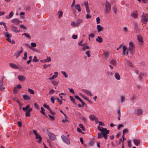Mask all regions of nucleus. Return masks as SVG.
<instances>
[{
  "instance_id": "52",
  "label": "nucleus",
  "mask_w": 148,
  "mask_h": 148,
  "mask_svg": "<svg viewBox=\"0 0 148 148\" xmlns=\"http://www.w3.org/2000/svg\"><path fill=\"white\" fill-rule=\"evenodd\" d=\"M70 100L71 101H72L73 103H75V99L73 98V97L72 96H70Z\"/></svg>"
},
{
  "instance_id": "22",
  "label": "nucleus",
  "mask_w": 148,
  "mask_h": 148,
  "mask_svg": "<svg viewBox=\"0 0 148 148\" xmlns=\"http://www.w3.org/2000/svg\"><path fill=\"white\" fill-rule=\"evenodd\" d=\"M96 40L98 42L101 43L103 41V39L100 36H98L96 39Z\"/></svg>"
},
{
  "instance_id": "28",
  "label": "nucleus",
  "mask_w": 148,
  "mask_h": 148,
  "mask_svg": "<svg viewBox=\"0 0 148 148\" xmlns=\"http://www.w3.org/2000/svg\"><path fill=\"white\" fill-rule=\"evenodd\" d=\"M115 78L117 80H119L120 79V76L118 73H116L114 75Z\"/></svg>"
},
{
  "instance_id": "56",
  "label": "nucleus",
  "mask_w": 148,
  "mask_h": 148,
  "mask_svg": "<svg viewBox=\"0 0 148 148\" xmlns=\"http://www.w3.org/2000/svg\"><path fill=\"white\" fill-rule=\"evenodd\" d=\"M129 132L128 130L127 129H125L123 131V134H124L125 133H128Z\"/></svg>"
},
{
  "instance_id": "18",
  "label": "nucleus",
  "mask_w": 148,
  "mask_h": 148,
  "mask_svg": "<svg viewBox=\"0 0 148 148\" xmlns=\"http://www.w3.org/2000/svg\"><path fill=\"white\" fill-rule=\"evenodd\" d=\"M97 29L98 32H99L101 31H103V27H101L100 25H97Z\"/></svg>"
},
{
  "instance_id": "14",
  "label": "nucleus",
  "mask_w": 148,
  "mask_h": 148,
  "mask_svg": "<svg viewBox=\"0 0 148 148\" xmlns=\"http://www.w3.org/2000/svg\"><path fill=\"white\" fill-rule=\"evenodd\" d=\"M82 90L84 92H85L87 95L90 96H92V93L90 91L88 90H86L84 89H82Z\"/></svg>"
},
{
  "instance_id": "16",
  "label": "nucleus",
  "mask_w": 148,
  "mask_h": 148,
  "mask_svg": "<svg viewBox=\"0 0 148 148\" xmlns=\"http://www.w3.org/2000/svg\"><path fill=\"white\" fill-rule=\"evenodd\" d=\"M23 50L21 49L19 51H17L14 54V56H16V58H18L23 52Z\"/></svg>"
},
{
  "instance_id": "62",
  "label": "nucleus",
  "mask_w": 148,
  "mask_h": 148,
  "mask_svg": "<svg viewBox=\"0 0 148 148\" xmlns=\"http://www.w3.org/2000/svg\"><path fill=\"white\" fill-rule=\"evenodd\" d=\"M48 116H49V117L50 118L51 120L52 121H53L54 120L55 118L53 116H51L50 115H49Z\"/></svg>"
},
{
  "instance_id": "4",
  "label": "nucleus",
  "mask_w": 148,
  "mask_h": 148,
  "mask_svg": "<svg viewBox=\"0 0 148 148\" xmlns=\"http://www.w3.org/2000/svg\"><path fill=\"white\" fill-rule=\"evenodd\" d=\"M109 130H107L106 128H103L101 131V133L103 135V136L104 137L105 139H107V135L109 134Z\"/></svg>"
},
{
  "instance_id": "2",
  "label": "nucleus",
  "mask_w": 148,
  "mask_h": 148,
  "mask_svg": "<svg viewBox=\"0 0 148 148\" xmlns=\"http://www.w3.org/2000/svg\"><path fill=\"white\" fill-rule=\"evenodd\" d=\"M30 108L29 105H27L25 107L22 108L23 110L25 112V115L26 116H29L30 115L29 113L30 112L29 110L28 109Z\"/></svg>"
},
{
  "instance_id": "49",
  "label": "nucleus",
  "mask_w": 148,
  "mask_h": 148,
  "mask_svg": "<svg viewBox=\"0 0 148 148\" xmlns=\"http://www.w3.org/2000/svg\"><path fill=\"white\" fill-rule=\"evenodd\" d=\"M1 24H2V25H3L4 26L5 28V29L7 31V27L5 23H4L3 22H1L0 23V25H1Z\"/></svg>"
},
{
  "instance_id": "26",
  "label": "nucleus",
  "mask_w": 148,
  "mask_h": 148,
  "mask_svg": "<svg viewBox=\"0 0 148 148\" xmlns=\"http://www.w3.org/2000/svg\"><path fill=\"white\" fill-rule=\"evenodd\" d=\"M14 13L12 12H11L9 14V15L6 16V18L7 19H10L13 16Z\"/></svg>"
},
{
  "instance_id": "39",
  "label": "nucleus",
  "mask_w": 148,
  "mask_h": 148,
  "mask_svg": "<svg viewBox=\"0 0 148 148\" xmlns=\"http://www.w3.org/2000/svg\"><path fill=\"white\" fill-rule=\"evenodd\" d=\"M125 99V97L122 95L121 96V103H123Z\"/></svg>"
},
{
  "instance_id": "40",
  "label": "nucleus",
  "mask_w": 148,
  "mask_h": 148,
  "mask_svg": "<svg viewBox=\"0 0 148 148\" xmlns=\"http://www.w3.org/2000/svg\"><path fill=\"white\" fill-rule=\"evenodd\" d=\"M90 50H88L86 52V54L87 55V57H90Z\"/></svg>"
},
{
  "instance_id": "32",
  "label": "nucleus",
  "mask_w": 148,
  "mask_h": 148,
  "mask_svg": "<svg viewBox=\"0 0 148 148\" xmlns=\"http://www.w3.org/2000/svg\"><path fill=\"white\" fill-rule=\"evenodd\" d=\"M112 9L114 11V12L115 14H116L117 13V9L116 7V6L115 5H114L112 8Z\"/></svg>"
},
{
  "instance_id": "45",
  "label": "nucleus",
  "mask_w": 148,
  "mask_h": 148,
  "mask_svg": "<svg viewBox=\"0 0 148 148\" xmlns=\"http://www.w3.org/2000/svg\"><path fill=\"white\" fill-rule=\"evenodd\" d=\"M27 57V53L26 52L24 53V57H23V59L24 60H26Z\"/></svg>"
},
{
  "instance_id": "42",
  "label": "nucleus",
  "mask_w": 148,
  "mask_h": 148,
  "mask_svg": "<svg viewBox=\"0 0 148 148\" xmlns=\"http://www.w3.org/2000/svg\"><path fill=\"white\" fill-rule=\"evenodd\" d=\"M33 62H37L39 61V60L38 59H37V58L36 56H35L34 57V59L33 60Z\"/></svg>"
},
{
  "instance_id": "25",
  "label": "nucleus",
  "mask_w": 148,
  "mask_h": 148,
  "mask_svg": "<svg viewBox=\"0 0 148 148\" xmlns=\"http://www.w3.org/2000/svg\"><path fill=\"white\" fill-rule=\"evenodd\" d=\"M138 40L140 42L142 43L143 42V38L140 35H138L137 36Z\"/></svg>"
},
{
  "instance_id": "17",
  "label": "nucleus",
  "mask_w": 148,
  "mask_h": 148,
  "mask_svg": "<svg viewBox=\"0 0 148 148\" xmlns=\"http://www.w3.org/2000/svg\"><path fill=\"white\" fill-rule=\"evenodd\" d=\"M10 66L12 68L14 69H18V67L15 64L13 63L9 64Z\"/></svg>"
},
{
  "instance_id": "31",
  "label": "nucleus",
  "mask_w": 148,
  "mask_h": 148,
  "mask_svg": "<svg viewBox=\"0 0 148 148\" xmlns=\"http://www.w3.org/2000/svg\"><path fill=\"white\" fill-rule=\"evenodd\" d=\"M127 64L128 66H130L131 67H133V65L131 62L128 61V60H127Z\"/></svg>"
},
{
  "instance_id": "5",
  "label": "nucleus",
  "mask_w": 148,
  "mask_h": 148,
  "mask_svg": "<svg viewBox=\"0 0 148 148\" xmlns=\"http://www.w3.org/2000/svg\"><path fill=\"white\" fill-rule=\"evenodd\" d=\"M105 8L107 12L108 13H109L111 11V6L109 2L107 1L106 2Z\"/></svg>"
},
{
  "instance_id": "23",
  "label": "nucleus",
  "mask_w": 148,
  "mask_h": 148,
  "mask_svg": "<svg viewBox=\"0 0 148 148\" xmlns=\"http://www.w3.org/2000/svg\"><path fill=\"white\" fill-rule=\"evenodd\" d=\"M80 95L85 99L87 100L89 102L92 103V102L91 101V100L88 99V98L86 96L83 95L82 94H80Z\"/></svg>"
},
{
  "instance_id": "12",
  "label": "nucleus",
  "mask_w": 148,
  "mask_h": 148,
  "mask_svg": "<svg viewBox=\"0 0 148 148\" xmlns=\"http://www.w3.org/2000/svg\"><path fill=\"white\" fill-rule=\"evenodd\" d=\"M12 22L16 25H18L20 22H21V21H20L18 19L16 18L13 19L12 20Z\"/></svg>"
},
{
  "instance_id": "1",
  "label": "nucleus",
  "mask_w": 148,
  "mask_h": 148,
  "mask_svg": "<svg viewBox=\"0 0 148 148\" xmlns=\"http://www.w3.org/2000/svg\"><path fill=\"white\" fill-rule=\"evenodd\" d=\"M135 47L134 43L132 41L130 42L129 43V47L128 50L129 51L131 54L132 55L134 53L135 50Z\"/></svg>"
},
{
  "instance_id": "38",
  "label": "nucleus",
  "mask_w": 148,
  "mask_h": 148,
  "mask_svg": "<svg viewBox=\"0 0 148 148\" xmlns=\"http://www.w3.org/2000/svg\"><path fill=\"white\" fill-rule=\"evenodd\" d=\"M83 21V20L79 18L78 19L77 23L78 26Z\"/></svg>"
},
{
  "instance_id": "6",
  "label": "nucleus",
  "mask_w": 148,
  "mask_h": 148,
  "mask_svg": "<svg viewBox=\"0 0 148 148\" xmlns=\"http://www.w3.org/2000/svg\"><path fill=\"white\" fill-rule=\"evenodd\" d=\"M33 133L36 135V139L39 138V139L38 140V142L39 143H40L42 140V137L39 134H38L36 130H33Z\"/></svg>"
},
{
  "instance_id": "47",
  "label": "nucleus",
  "mask_w": 148,
  "mask_h": 148,
  "mask_svg": "<svg viewBox=\"0 0 148 148\" xmlns=\"http://www.w3.org/2000/svg\"><path fill=\"white\" fill-rule=\"evenodd\" d=\"M132 16L135 18H136L137 16L136 14L134 13H133L132 14Z\"/></svg>"
},
{
  "instance_id": "48",
  "label": "nucleus",
  "mask_w": 148,
  "mask_h": 148,
  "mask_svg": "<svg viewBox=\"0 0 148 148\" xmlns=\"http://www.w3.org/2000/svg\"><path fill=\"white\" fill-rule=\"evenodd\" d=\"M138 75L139 79L140 80H141L142 79V77L144 76V74L143 73H141Z\"/></svg>"
},
{
  "instance_id": "44",
  "label": "nucleus",
  "mask_w": 148,
  "mask_h": 148,
  "mask_svg": "<svg viewBox=\"0 0 148 148\" xmlns=\"http://www.w3.org/2000/svg\"><path fill=\"white\" fill-rule=\"evenodd\" d=\"M79 127H80L83 130H85V128L83 126V124H80L79 125Z\"/></svg>"
},
{
  "instance_id": "36",
  "label": "nucleus",
  "mask_w": 148,
  "mask_h": 148,
  "mask_svg": "<svg viewBox=\"0 0 148 148\" xmlns=\"http://www.w3.org/2000/svg\"><path fill=\"white\" fill-rule=\"evenodd\" d=\"M90 48V47L88 46H85L84 47H83L82 48V50L84 51H85L86 49H89Z\"/></svg>"
},
{
  "instance_id": "3",
  "label": "nucleus",
  "mask_w": 148,
  "mask_h": 148,
  "mask_svg": "<svg viewBox=\"0 0 148 148\" xmlns=\"http://www.w3.org/2000/svg\"><path fill=\"white\" fill-rule=\"evenodd\" d=\"M61 138L63 141L67 145H69L70 143V139L64 135H62Z\"/></svg>"
},
{
  "instance_id": "29",
  "label": "nucleus",
  "mask_w": 148,
  "mask_h": 148,
  "mask_svg": "<svg viewBox=\"0 0 148 148\" xmlns=\"http://www.w3.org/2000/svg\"><path fill=\"white\" fill-rule=\"evenodd\" d=\"M96 118V117L94 115H91L89 116V118L90 119L92 120H94L95 119V118Z\"/></svg>"
},
{
  "instance_id": "35",
  "label": "nucleus",
  "mask_w": 148,
  "mask_h": 148,
  "mask_svg": "<svg viewBox=\"0 0 148 148\" xmlns=\"http://www.w3.org/2000/svg\"><path fill=\"white\" fill-rule=\"evenodd\" d=\"M52 83L55 86L58 84V82L56 80H53L52 81Z\"/></svg>"
},
{
  "instance_id": "61",
  "label": "nucleus",
  "mask_w": 148,
  "mask_h": 148,
  "mask_svg": "<svg viewBox=\"0 0 148 148\" xmlns=\"http://www.w3.org/2000/svg\"><path fill=\"white\" fill-rule=\"evenodd\" d=\"M103 128H103L102 127H100L99 126H98V130L100 131H101Z\"/></svg>"
},
{
  "instance_id": "13",
  "label": "nucleus",
  "mask_w": 148,
  "mask_h": 148,
  "mask_svg": "<svg viewBox=\"0 0 148 148\" xmlns=\"http://www.w3.org/2000/svg\"><path fill=\"white\" fill-rule=\"evenodd\" d=\"M5 87L3 86V81L2 80H0V90L3 92L4 91Z\"/></svg>"
},
{
  "instance_id": "59",
  "label": "nucleus",
  "mask_w": 148,
  "mask_h": 148,
  "mask_svg": "<svg viewBox=\"0 0 148 148\" xmlns=\"http://www.w3.org/2000/svg\"><path fill=\"white\" fill-rule=\"evenodd\" d=\"M43 106L44 107L47 108L48 110L50 109V108L48 105H47L46 104H45L43 105Z\"/></svg>"
},
{
  "instance_id": "53",
  "label": "nucleus",
  "mask_w": 148,
  "mask_h": 148,
  "mask_svg": "<svg viewBox=\"0 0 148 148\" xmlns=\"http://www.w3.org/2000/svg\"><path fill=\"white\" fill-rule=\"evenodd\" d=\"M31 47H36V43L34 42H32L31 43Z\"/></svg>"
},
{
  "instance_id": "60",
  "label": "nucleus",
  "mask_w": 148,
  "mask_h": 148,
  "mask_svg": "<svg viewBox=\"0 0 148 148\" xmlns=\"http://www.w3.org/2000/svg\"><path fill=\"white\" fill-rule=\"evenodd\" d=\"M96 20L97 24H98L99 23H100V19L99 18V17H97L96 18Z\"/></svg>"
},
{
  "instance_id": "10",
  "label": "nucleus",
  "mask_w": 148,
  "mask_h": 148,
  "mask_svg": "<svg viewBox=\"0 0 148 148\" xmlns=\"http://www.w3.org/2000/svg\"><path fill=\"white\" fill-rule=\"evenodd\" d=\"M11 30L13 32L16 33H18L20 31L18 29L17 27L13 25L11 26Z\"/></svg>"
},
{
  "instance_id": "30",
  "label": "nucleus",
  "mask_w": 148,
  "mask_h": 148,
  "mask_svg": "<svg viewBox=\"0 0 148 148\" xmlns=\"http://www.w3.org/2000/svg\"><path fill=\"white\" fill-rule=\"evenodd\" d=\"M71 25L73 27H77L78 26L77 23V22H75L74 21L71 22Z\"/></svg>"
},
{
  "instance_id": "41",
  "label": "nucleus",
  "mask_w": 148,
  "mask_h": 148,
  "mask_svg": "<svg viewBox=\"0 0 148 148\" xmlns=\"http://www.w3.org/2000/svg\"><path fill=\"white\" fill-rule=\"evenodd\" d=\"M28 90L32 94H34V90L31 89H28Z\"/></svg>"
},
{
  "instance_id": "46",
  "label": "nucleus",
  "mask_w": 148,
  "mask_h": 148,
  "mask_svg": "<svg viewBox=\"0 0 148 148\" xmlns=\"http://www.w3.org/2000/svg\"><path fill=\"white\" fill-rule=\"evenodd\" d=\"M61 73L63 75L65 78H67L68 77V76L67 75L66 72L64 71H62Z\"/></svg>"
},
{
  "instance_id": "21",
  "label": "nucleus",
  "mask_w": 148,
  "mask_h": 148,
  "mask_svg": "<svg viewBox=\"0 0 148 148\" xmlns=\"http://www.w3.org/2000/svg\"><path fill=\"white\" fill-rule=\"evenodd\" d=\"M134 144L136 146H138L140 143V141L138 140L134 139Z\"/></svg>"
},
{
  "instance_id": "24",
  "label": "nucleus",
  "mask_w": 148,
  "mask_h": 148,
  "mask_svg": "<svg viewBox=\"0 0 148 148\" xmlns=\"http://www.w3.org/2000/svg\"><path fill=\"white\" fill-rule=\"evenodd\" d=\"M58 72H55L54 73V75H53L52 76V77L50 78L49 79L50 80H51L52 79H54L56 77L58 76Z\"/></svg>"
},
{
  "instance_id": "11",
  "label": "nucleus",
  "mask_w": 148,
  "mask_h": 148,
  "mask_svg": "<svg viewBox=\"0 0 148 148\" xmlns=\"http://www.w3.org/2000/svg\"><path fill=\"white\" fill-rule=\"evenodd\" d=\"M18 78L19 80L21 82H23L26 79V77L23 75H18Z\"/></svg>"
},
{
  "instance_id": "34",
  "label": "nucleus",
  "mask_w": 148,
  "mask_h": 148,
  "mask_svg": "<svg viewBox=\"0 0 148 148\" xmlns=\"http://www.w3.org/2000/svg\"><path fill=\"white\" fill-rule=\"evenodd\" d=\"M62 12L61 11H59L58 12V17L59 18H60L62 15Z\"/></svg>"
},
{
  "instance_id": "51",
  "label": "nucleus",
  "mask_w": 148,
  "mask_h": 148,
  "mask_svg": "<svg viewBox=\"0 0 148 148\" xmlns=\"http://www.w3.org/2000/svg\"><path fill=\"white\" fill-rule=\"evenodd\" d=\"M22 35H24L27 38H30V35L28 34L27 33H24Z\"/></svg>"
},
{
  "instance_id": "43",
  "label": "nucleus",
  "mask_w": 148,
  "mask_h": 148,
  "mask_svg": "<svg viewBox=\"0 0 148 148\" xmlns=\"http://www.w3.org/2000/svg\"><path fill=\"white\" fill-rule=\"evenodd\" d=\"M94 34L93 33H91L89 35V40L90 41V37H91L92 38H93L94 36Z\"/></svg>"
},
{
  "instance_id": "37",
  "label": "nucleus",
  "mask_w": 148,
  "mask_h": 148,
  "mask_svg": "<svg viewBox=\"0 0 148 148\" xmlns=\"http://www.w3.org/2000/svg\"><path fill=\"white\" fill-rule=\"evenodd\" d=\"M116 60L114 59H113L111 60L110 63L112 65H115L116 64Z\"/></svg>"
},
{
  "instance_id": "8",
  "label": "nucleus",
  "mask_w": 148,
  "mask_h": 148,
  "mask_svg": "<svg viewBox=\"0 0 148 148\" xmlns=\"http://www.w3.org/2000/svg\"><path fill=\"white\" fill-rule=\"evenodd\" d=\"M147 18H148V14H144L142 16V21L145 24H146V22L148 21Z\"/></svg>"
},
{
  "instance_id": "50",
  "label": "nucleus",
  "mask_w": 148,
  "mask_h": 148,
  "mask_svg": "<svg viewBox=\"0 0 148 148\" xmlns=\"http://www.w3.org/2000/svg\"><path fill=\"white\" fill-rule=\"evenodd\" d=\"M41 110L40 111V112L42 114L44 115L45 114V112H44V111L45 110L44 108L43 107H41Z\"/></svg>"
},
{
  "instance_id": "27",
  "label": "nucleus",
  "mask_w": 148,
  "mask_h": 148,
  "mask_svg": "<svg viewBox=\"0 0 148 148\" xmlns=\"http://www.w3.org/2000/svg\"><path fill=\"white\" fill-rule=\"evenodd\" d=\"M23 97L24 99L26 100H29L30 99V97L26 95H24Z\"/></svg>"
},
{
  "instance_id": "63",
  "label": "nucleus",
  "mask_w": 148,
  "mask_h": 148,
  "mask_svg": "<svg viewBox=\"0 0 148 148\" xmlns=\"http://www.w3.org/2000/svg\"><path fill=\"white\" fill-rule=\"evenodd\" d=\"M20 27L21 28H23L24 29H26V27L24 25H20Z\"/></svg>"
},
{
  "instance_id": "33",
  "label": "nucleus",
  "mask_w": 148,
  "mask_h": 148,
  "mask_svg": "<svg viewBox=\"0 0 148 148\" xmlns=\"http://www.w3.org/2000/svg\"><path fill=\"white\" fill-rule=\"evenodd\" d=\"M127 48L125 46H124L123 47V54H125V52L127 49Z\"/></svg>"
},
{
  "instance_id": "19",
  "label": "nucleus",
  "mask_w": 148,
  "mask_h": 148,
  "mask_svg": "<svg viewBox=\"0 0 148 148\" xmlns=\"http://www.w3.org/2000/svg\"><path fill=\"white\" fill-rule=\"evenodd\" d=\"M143 111L141 109H138L136 112V114L138 115H140L142 114Z\"/></svg>"
},
{
  "instance_id": "54",
  "label": "nucleus",
  "mask_w": 148,
  "mask_h": 148,
  "mask_svg": "<svg viewBox=\"0 0 148 148\" xmlns=\"http://www.w3.org/2000/svg\"><path fill=\"white\" fill-rule=\"evenodd\" d=\"M104 56H105V57H108V56L109 55V52H108V51L106 52L104 54Z\"/></svg>"
},
{
  "instance_id": "55",
  "label": "nucleus",
  "mask_w": 148,
  "mask_h": 148,
  "mask_svg": "<svg viewBox=\"0 0 148 148\" xmlns=\"http://www.w3.org/2000/svg\"><path fill=\"white\" fill-rule=\"evenodd\" d=\"M102 134L100 133H98V138H102L103 136V135H102Z\"/></svg>"
},
{
  "instance_id": "9",
  "label": "nucleus",
  "mask_w": 148,
  "mask_h": 148,
  "mask_svg": "<svg viewBox=\"0 0 148 148\" xmlns=\"http://www.w3.org/2000/svg\"><path fill=\"white\" fill-rule=\"evenodd\" d=\"M4 35L7 38L6 40L9 42H11V40L10 37H12V34H9L8 32H5L4 33Z\"/></svg>"
},
{
  "instance_id": "64",
  "label": "nucleus",
  "mask_w": 148,
  "mask_h": 148,
  "mask_svg": "<svg viewBox=\"0 0 148 148\" xmlns=\"http://www.w3.org/2000/svg\"><path fill=\"white\" fill-rule=\"evenodd\" d=\"M51 100L53 103H54V98L53 97H52L51 98Z\"/></svg>"
},
{
  "instance_id": "58",
  "label": "nucleus",
  "mask_w": 148,
  "mask_h": 148,
  "mask_svg": "<svg viewBox=\"0 0 148 148\" xmlns=\"http://www.w3.org/2000/svg\"><path fill=\"white\" fill-rule=\"evenodd\" d=\"M18 90L16 87H14L13 89V92L14 93H16L18 92Z\"/></svg>"
},
{
  "instance_id": "57",
  "label": "nucleus",
  "mask_w": 148,
  "mask_h": 148,
  "mask_svg": "<svg viewBox=\"0 0 148 148\" xmlns=\"http://www.w3.org/2000/svg\"><path fill=\"white\" fill-rule=\"evenodd\" d=\"M34 106L36 109H38L39 107V106L38 104L37 103H34Z\"/></svg>"
},
{
  "instance_id": "15",
  "label": "nucleus",
  "mask_w": 148,
  "mask_h": 148,
  "mask_svg": "<svg viewBox=\"0 0 148 148\" xmlns=\"http://www.w3.org/2000/svg\"><path fill=\"white\" fill-rule=\"evenodd\" d=\"M84 3L85 6L86 10L87 12L89 13L90 12V10L89 8L88 2L87 1H85L84 2Z\"/></svg>"
},
{
  "instance_id": "7",
  "label": "nucleus",
  "mask_w": 148,
  "mask_h": 148,
  "mask_svg": "<svg viewBox=\"0 0 148 148\" xmlns=\"http://www.w3.org/2000/svg\"><path fill=\"white\" fill-rule=\"evenodd\" d=\"M47 134L49 136V139L52 140H54L56 138V136L53 133L47 131Z\"/></svg>"
},
{
  "instance_id": "20",
  "label": "nucleus",
  "mask_w": 148,
  "mask_h": 148,
  "mask_svg": "<svg viewBox=\"0 0 148 148\" xmlns=\"http://www.w3.org/2000/svg\"><path fill=\"white\" fill-rule=\"evenodd\" d=\"M75 8L77 9L78 12H80L81 10L80 8V5L79 4H77L75 5Z\"/></svg>"
}]
</instances>
